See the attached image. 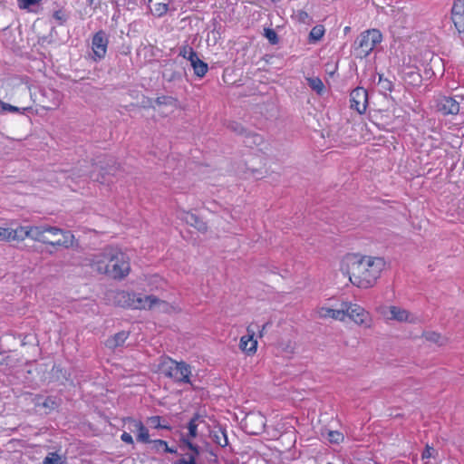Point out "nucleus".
<instances>
[{
	"label": "nucleus",
	"mask_w": 464,
	"mask_h": 464,
	"mask_svg": "<svg viewBox=\"0 0 464 464\" xmlns=\"http://www.w3.org/2000/svg\"><path fill=\"white\" fill-rule=\"evenodd\" d=\"M317 315L319 318L326 319L333 318L334 320L343 321L345 319V311L343 304L341 309H332L328 307H320L317 310Z\"/></svg>",
	"instance_id": "2eb2a0df"
},
{
	"label": "nucleus",
	"mask_w": 464,
	"mask_h": 464,
	"mask_svg": "<svg viewBox=\"0 0 464 464\" xmlns=\"http://www.w3.org/2000/svg\"><path fill=\"white\" fill-rule=\"evenodd\" d=\"M351 108L359 114L365 112L368 106V92L362 87L353 89L350 93Z\"/></svg>",
	"instance_id": "6e6552de"
},
{
	"label": "nucleus",
	"mask_w": 464,
	"mask_h": 464,
	"mask_svg": "<svg viewBox=\"0 0 464 464\" xmlns=\"http://www.w3.org/2000/svg\"><path fill=\"white\" fill-rule=\"evenodd\" d=\"M29 238L56 247L69 248L72 246L74 236L71 231L48 225L30 226Z\"/></svg>",
	"instance_id": "7ed1b4c3"
},
{
	"label": "nucleus",
	"mask_w": 464,
	"mask_h": 464,
	"mask_svg": "<svg viewBox=\"0 0 464 464\" xmlns=\"http://www.w3.org/2000/svg\"><path fill=\"white\" fill-rule=\"evenodd\" d=\"M424 337L428 342L443 345L446 343V338L436 332H427L424 334Z\"/></svg>",
	"instance_id": "cd10ccee"
},
{
	"label": "nucleus",
	"mask_w": 464,
	"mask_h": 464,
	"mask_svg": "<svg viewBox=\"0 0 464 464\" xmlns=\"http://www.w3.org/2000/svg\"><path fill=\"white\" fill-rule=\"evenodd\" d=\"M175 100L170 96H160L155 100V103L158 105H171Z\"/></svg>",
	"instance_id": "a19ab883"
},
{
	"label": "nucleus",
	"mask_w": 464,
	"mask_h": 464,
	"mask_svg": "<svg viewBox=\"0 0 464 464\" xmlns=\"http://www.w3.org/2000/svg\"><path fill=\"white\" fill-rule=\"evenodd\" d=\"M181 218L189 226L195 227L199 232H206L207 223L200 219L197 215L190 212H184Z\"/></svg>",
	"instance_id": "dca6fc26"
},
{
	"label": "nucleus",
	"mask_w": 464,
	"mask_h": 464,
	"mask_svg": "<svg viewBox=\"0 0 464 464\" xmlns=\"http://www.w3.org/2000/svg\"><path fill=\"white\" fill-rule=\"evenodd\" d=\"M327 439L331 443L339 444L343 440V435L337 430H329L327 432Z\"/></svg>",
	"instance_id": "f704fd0d"
},
{
	"label": "nucleus",
	"mask_w": 464,
	"mask_h": 464,
	"mask_svg": "<svg viewBox=\"0 0 464 464\" xmlns=\"http://www.w3.org/2000/svg\"><path fill=\"white\" fill-rule=\"evenodd\" d=\"M53 17L58 22L60 25L64 24L68 20V14L62 9L54 11Z\"/></svg>",
	"instance_id": "4c0bfd02"
},
{
	"label": "nucleus",
	"mask_w": 464,
	"mask_h": 464,
	"mask_svg": "<svg viewBox=\"0 0 464 464\" xmlns=\"http://www.w3.org/2000/svg\"><path fill=\"white\" fill-rule=\"evenodd\" d=\"M35 405L38 407H43L45 409V412L48 413L59 407L60 400L53 396L37 398Z\"/></svg>",
	"instance_id": "f3484780"
},
{
	"label": "nucleus",
	"mask_w": 464,
	"mask_h": 464,
	"mask_svg": "<svg viewBox=\"0 0 464 464\" xmlns=\"http://www.w3.org/2000/svg\"><path fill=\"white\" fill-rule=\"evenodd\" d=\"M248 420L249 421L258 420L260 422V424H261L260 430H262L264 426H265V418L263 416H261V415L249 417Z\"/></svg>",
	"instance_id": "de8ad7c7"
},
{
	"label": "nucleus",
	"mask_w": 464,
	"mask_h": 464,
	"mask_svg": "<svg viewBox=\"0 0 464 464\" xmlns=\"http://www.w3.org/2000/svg\"><path fill=\"white\" fill-rule=\"evenodd\" d=\"M160 371L175 382L190 383L191 368L185 362H177L166 357L160 363Z\"/></svg>",
	"instance_id": "20e7f679"
},
{
	"label": "nucleus",
	"mask_w": 464,
	"mask_h": 464,
	"mask_svg": "<svg viewBox=\"0 0 464 464\" xmlns=\"http://www.w3.org/2000/svg\"><path fill=\"white\" fill-rule=\"evenodd\" d=\"M109 40L106 33L102 30L97 32L92 39V49L94 60L104 58L107 53Z\"/></svg>",
	"instance_id": "1a4fd4ad"
},
{
	"label": "nucleus",
	"mask_w": 464,
	"mask_h": 464,
	"mask_svg": "<svg viewBox=\"0 0 464 464\" xmlns=\"http://www.w3.org/2000/svg\"><path fill=\"white\" fill-rule=\"evenodd\" d=\"M150 424L156 429H165L169 430L170 427L168 424L161 423V417L160 416H152L149 419Z\"/></svg>",
	"instance_id": "c9c22d12"
},
{
	"label": "nucleus",
	"mask_w": 464,
	"mask_h": 464,
	"mask_svg": "<svg viewBox=\"0 0 464 464\" xmlns=\"http://www.w3.org/2000/svg\"><path fill=\"white\" fill-rule=\"evenodd\" d=\"M346 266L351 283L366 289L375 285L385 266V261L382 257L353 255L346 258Z\"/></svg>",
	"instance_id": "f257e3e1"
},
{
	"label": "nucleus",
	"mask_w": 464,
	"mask_h": 464,
	"mask_svg": "<svg viewBox=\"0 0 464 464\" xmlns=\"http://www.w3.org/2000/svg\"><path fill=\"white\" fill-rule=\"evenodd\" d=\"M243 142L247 147L259 146L263 142V138L259 134L248 131L244 136Z\"/></svg>",
	"instance_id": "393cba45"
},
{
	"label": "nucleus",
	"mask_w": 464,
	"mask_h": 464,
	"mask_svg": "<svg viewBox=\"0 0 464 464\" xmlns=\"http://www.w3.org/2000/svg\"><path fill=\"white\" fill-rule=\"evenodd\" d=\"M90 4H92L93 0H87Z\"/></svg>",
	"instance_id": "6e6d98bb"
},
{
	"label": "nucleus",
	"mask_w": 464,
	"mask_h": 464,
	"mask_svg": "<svg viewBox=\"0 0 464 464\" xmlns=\"http://www.w3.org/2000/svg\"><path fill=\"white\" fill-rule=\"evenodd\" d=\"M10 232L9 227H0V241H9Z\"/></svg>",
	"instance_id": "37998d69"
},
{
	"label": "nucleus",
	"mask_w": 464,
	"mask_h": 464,
	"mask_svg": "<svg viewBox=\"0 0 464 464\" xmlns=\"http://www.w3.org/2000/svg\"><path fill=\"white\" fill-rule=\"evenodd\" d=\"M121 439L123 442L127 443V444H133V439H132V436L129 433V432H123L121 436Z\"/></svg>",
	"instance_id": "a18cd8bd"
},
{
	"label": "nucleus",
	"mask_w": 464,
	"mask_h": 464,
	"mask_svg": "<svg viewBox=\"0 0 464 464\" xmlns=\"http://www.w3.org/2000/svg\"><path fill=\"white\" fill-rule=\"evenodd\" d=\"M391 319L399 321V322H408L411 321L410 314L407 310L401 308L399 306H390Z\"/></svg>",
	"instance_id": "412c9836"
},
{
	"label": "nucleus",
	"mask_w": 464,
	"mask_h": 464,
	"mask_svg": "<svg viewBox=\"0 0 464 464\" xmlns=\"http://www.w3.org/2000/svg\"><path fill=\"white\" fill-rule=\"evenodd\" d=\"M212 440L216 444L223 448L228 444L227 432L221 428L212 432Z\"/></svg>",
	"instance_id": "5701e85b"
},
{
	"label": "nucleus",
	"mask_w": 464,
	"mask_h": 464,
	"mask_svg": "<svg viewBox=\"0 0 464 464\" xmlns=\"http://www.w3.org/2000/svg\"><path fill=\"white\" fill-rule=\"evenodd\" d=\"M256 328H257L256 324H249L246 327V334L240 338L239 347L247 354H253L256 352L257 341L254 338Z\"/></svg>",
	"instance_id": "9b49d317"
},
{
	"label": "nucleus",
	"mask_w": 464,
	"mask_h": 464,
	"mask_svg": "<svg viewBox=\"0 0 464 464\" xmlns=\"http://www.w3.org/2000/svg\"><path fill=\"white\" fill-rule=\"evenodd\" d=\"M382 35L377 29L362 32L356 39L357 50L361 57L368 56L382 42Z\"/></svg>",
	"instance_id": "39448f33"
},
{
	"label": "nucleus",
	"mask_w": 464,
	"mask_h": 464,
	"mask_svg": "<svg viewBox=\"0 0 464 464\" xmlns=\"http://www.w3.org/2000/svg\"><path fill=\"white\" fill-rule=\"evenodd\" d=\"M129 336V333L125 331H121L114 334V336L109 338L106 341V346L111 349H115L119 346H121Z\"/></svg>",
	"instance_id": "aec40b11"
},
{
	"label": "nucleus",
	"mask_w": 464,
	"mask_h": 464,
	"mask_svg": "<svg viewBox=\"0 0 464 464\" xmlns=\"http://www.w3.org/2000/svg\"><path fill=\"white\" fill-rule=\"evenodd\" d=\"M93 271L107 275L113 279H122L130 274L129 256L115 247H105L101 253L94 255L90 260Z\"/></svg>",
	"instance_id": "f03ea898"
},
{
	"label": "nucleus",
	"mask_w": 464,
	"mask_h": 464,
	"mask_svg": "<svg viewBox=\"0 0 464 464\" xmlns=\"http://www.w3.org/2000/svg\"><path fill=\"white\" fill-rule=\"evenodd\" d=\"M4 111H8V112H12V113H16V112H20L21 111V109L16 107V106H14V105H11L9 103H5L4 102V107H3V112Z\"/></svg>",
	"instance_id": "79ce46f5"
},
{
	"label": "nucleus",
	"mask_w": 464,
	"mask_h": 464,
	"mask_svg": "<svg viewBox=\"0 0 464 464\" xmlns=\"http://www.w3.org/2000/svg\"><path fill=\"white\" fill-rule=\"evenodd\" d=\"M151 444V450L155 451H160L162 450L167 453H176L177 450L173 448H169L168 443L163 440H151L150 442Z\"/></svg>",
	"instance_id": "b1692460"
},
{
	"label": "nucleus",
	"mask_w": 464,
	"mask_h": 464,
	"mask_svg": "<svg viewBox=\"0 0 464 464\" xmlns=\"http://www.w3.org/2000/svg\"><path fill=\"white\" fill-rule=\"evenodd\" d=\"M51 238H62V236H49Z\"/></svg>",
	"instance_id": "603ef678"
},
{
	"label": "nucleus",
	"mask_w": 464,
	"mask_h": 464,
	"mask_svg": "<svg viewBox=\"0 0 464 464\" xmlns=\"http://www.w3.org/2000/svg\"><path fill=\"white\" fill-rule=\"evenodd\" d=\"M228 129L241 136H245L249 130H246L239 122L232 121L228 124Z\"/></svg>",
	"instance_id": "72a5a7b5"
},
{
	"label": "nucleus",
	"mask_w": 464,
	"mask_h": 464,
	"mask_svg": "<svg viewBox=\"0 0 464 464\" xmlns=\"http://www.w3.org/2000/svg\"><path fill=\"white\" fill-rule=\"evenodd\" d=\"M379 86L381 87V89L382 91H385V92H392V88H393V84L392 82L386 79V78H383L382 75H380L379 76V82H378Z\"/></svg>",
	"instance_id": "58836bf2"
},
{
	"label": "nucleus",
	"mask_w": 464,
	"mask_h": 464,
	"mask_svg": "<svg viewBox=\"0 0 464 464\" xmlns=\"http://www.w3.org/2000/svg\"><path fill=\"white\" fill-rule=\"evenodd\" d=\"M404 80L411 85L417 86L421 82V75L414 70L404 72Z\"/></svg>",
	"instance_id": "a878e982"
},
{
	"label": "nucleus",
	"mask_w": 464,
	"mask_h": 464,
	"mask_svg": "<svg viewBox=\"0 0 464 464\" xmlns=\"http://www.w3.org/2000/svg\"><path fill=\"white\" fill-rule=\"evenodd\" d=\"M64 458L59 455L57 452H50L44 459L43 464H63Z\"/></svg>",
	"instance_id": "c85d7f7f"
},
{
	"label": "nucleus",
	"mask_w": 464,
	"mask_h": 464,
	"mask_svg": "<svg viewBox=\"0 0 464 464\" xmlns=\"http://www.w3.org/2000/svg\"><path fill=\"white\" fill-rule=\"evenodd\" d=\"M264 35L271 44H276L279 42L276 32L272 28H265Z\"/></svg>",
	"instance_id": "473e14b6"
},
{
	"label": "nucleus",
	"mask_w": 464,
	"mask_h": 464,
	"mask_svg": "<svg viewBox=\"0 0 464 464\" xmlns=\"http://www.w3.org/2000/svg\"><path fill=\"white\" fill-rule=\"evenodd\" d=\"M131 300L130 305L134 309H151L156 304L162 303L159 298L156 296L150 295H142L140 294L139 295H133Z\"/></svg>",
	"instance_id": "ddd939ff"
},
{
	"label": "nucleus",
	"mask_w": 464,
	"mask_h": 464,
	"mask_svg": "<svg viewBox=\"0 0 464 464\" xmlns=\"http://www.w3.org/2000/svg\"><path fill=\"white\" fill-rule=\"evenodd\" d=\"M183 442L187 445V447L192 450L196 455L198 454V448L197 445L189 441L188 440H184Z\"/></svg>",
	"instance_id": "49530a36"
},
{
	"label": "nucleus",
	"mask_w": 464,
	"mask_h": 464,
	"mask_svg": "<svg viewBox=\"0 0 464 464\" xmlns=\"http://www.w3.org/2000/svg\"><path fill=\"white\" fill-rule=\"evenodd\" d=\"M309 87L316 92L318 94H321L324 91V85L322 80L318 77H313L307 79Z\"/></svg>",
	"instance_id": "c756f323"
},
{
	"label": "nucleus",
	"mask_w": 464,
	"mask_h": 464,
	"mask_svg": "<svg viewBox=\"0 0 464 464\" xmlns=\"http://www.w3.org/2000/svg\"><path fill=\"white\" fill-rule=\"evenodd\" d=\"M29 228L30 226H18L15 228L9 227V241H23L25 238H29Z\"/></svg>",
	"instance_id": "a211bd4d"
},
{
	"label": "nucleus",
	"mask_w": 464,
	"mask_h": 464,
	"mask_svg": "<svg viewBox=\"0 0 464 464\" xmlns=\"http://www.w3.org/2000/svg\"><path fill=\"white\" fill-rule=\"evenodd\" d=\"M148 1H149V3H150L152 0H148Z\"/></svg>",
	"instance_id": "4d7b16f0"
},
{
	"label": "nucleus",
	"mask_w": 464,
	"mask_h": 464,
	"mask_svg": "<svg viewBox=\"0 0 464 464\" xmlns=\"http://www.w3.org/2000/svg\"><path fill=\"white\" fill-rule=\"evenodd\" d=\"M451 19L462 39L464 36V0H455L451 8Z\"/></svg>",
	"instance_id": "f8f14e48"
},
{
	"label": "nucleus",
	"mask_w": 464,
	"mask_h": 464,
	"mask_svg": "<svg viewBox=\"0 0 464 464\" xmlns=\"http://www.w3.org/2000/svg\"><path fill=\"white\" fill-rule=\"evenodd\" d=\"M458 97L439 96L436 100L438 111L443 115H457L460 111V102Z\"/></svg>",
	"instance_id": "0eeeda50"
},
{
	"label": "nucleus",
	"mask_w": 464,
	"mask_h": 464,
	"mask_svg": "<svg viewBox=\"0 0 464 464\" xmlns=\"http://www.w3.org/2000/svg\"><path fill=\"white\" fill-rule=\"evenodd\" d=\"M203 421L202 417L196 413L188 424V435L191 438H195L197 436V430L198 426V422Z\"/></svg>",
	"instance_id": "bb28decb"
},
{
	"label": "nucleus",
	"mask_w": 464,
	"mask_h": 464,
	"mask_svg": "<svg viewBox=\"0 0 464 464\" xmlns=\"http://www.w3.org/2000/svg\"><path fill=\"white\" fill-rule=\"evenodd\" d=\"M94 165L96 166V168H99L100 169V172L98 174H96L95 171H90L87 169H80V173L78 177H89L90 179L102 184L106 182H111V180L109 178H107V176L114 175L115 171L117 170V166L113 159L109 158L106 166L103 165V162L102 160L92 163V166Z\"/></svg>",
	"instance_id": "423d86ee"
},
{
	"label": "nucleus",
	"mask_w": 464,
	"mask_h": 464,
	"mask_svg": "<svg viewBox=\"0 0 464 464\" xmlns=\"http://www.w3.org/2000/svg\"><path fill=\"white\" fill-rule=\"evenodd\" d=\"M249 432H250L251 434H258V433H259V431H258V430H250Z\"/></svg>",
	"instance_id": "864d4df0"
},
{
	"label": "nucleus",
	"mask_w": 464,
	"mask_h": 464,
	"mask_svg": "<svg viewBox=\"0 0 464 464\" xmlns=\"http://www.w3.org/2000/svg\"><path fill=\"white\" fill-rule=\"evenodd\" d=\"M433 451H434V449L432 447H430L429 445H427L425 450H423V452L421 454V458L423 459L431 458Z\"/></svg>",
	"instance_id": "c03bdc74"
},
{
	"label": "nucleus",
	"mask_w": 464,
	"mask_h": 464,
	"mask_svg": "<svg viewBox=\"0 0 464 464\" xmlns=\"http://www.w3.org/2000/svg\"><path fill=\"white\" fill-rule=\"evenodd\" d=\"M173 79H175V74L174 73L171 74V76L169 77V81H171Z\"/></svg>",
	"instance_id": "5fc2aeb1"
},
{
	"label": "nucleus",
	"mask_w": 464,
	"mask_h": 464,
	"mask_svg": "<svg viewBox=\"0 0 464 464\" xmlns=\"http://www.w3.org/2000/svg\"><path fill=\"white\" fill-rule=\"evenodd\" d=\"M168 11V4L158 3L154 6V14L160 17L165 14Z\"/></svg>",
	"instance_id": "ea45409f"
},
{
	"label": "nucleus",
	"mask_w": 464,
	"mask_h": 464,
	"mask_svg": "<svg viewBox=\"0 0 464 464\" xmlns=\"http://www.w3.org/2000/svg\"><path fill=\"white\" fill-rule=\"evenodd\" d=\"M180 464H197L195 461V456L190 455L188 459H181Z\"/></svg>",
	"instance_id": "09e8293b"
},
{
	"label": "nucleus",
	"mask_w": 464,
	"mask_h": 464,
	"mask_svg": "<svg viewBox=\"0 0 464 464\" xmlns=\"http://www.w3.org/2000/svg\"><path fill=\"white\" fill-rule=\"evenodd\" d=\"M43 0H17V5L20 9L30 10L34 5H39Z\"/></svg>",
	"instance_id": "e433bc0d"
},
{
	"label": "nucleus",
	"mask_w": 464,
	"mask_h": 464,
	"mask_svg": "<svg viewBox=\"0 0 464 464\" xmlns=\"http://www.w3.org/2000/svg\"><path fill=\"white\" fill-rule=\"evenodd\" d=\"M268 325H270V323H269V322H267V323H266V324H263L262 328L259 330V336H260V337H262V336H263V334H264V333H265V331H266V327H267Z\"/></svg>",
	"instance_id": "8fccbe9b"
},
{
	"label": "nucleus",
	"mask_w": 464,
	"mask_h": 464,
	"mask_svg": "<svg viewBox=\"0 0 464 464\" xmlns=\"http://www.w3.org/2000/svg\"><path fill=\"white\" fill-rule=\"evenodd\" d=\"M4 102L0 100V113L3 112Z\"/></svg>",
	"instance_id": "3c124183"
},
{
	"label": "nucleus",
	"mask_w": 464,
	"mask_h": 464,
	"mask_svg": "<svg viewBox=\"0 0 464 464\" xmlns=\"http://www.w3.org/2000/svg\"><path fill=\"white\" fill-rule=\"evenodd\" d=\"M291 17L298 24L310 25L314 23L313 17L306 11L302 9L294 11Z\"/></svg>",
	"instance_id": "4be33fe9"
},
{
	"label": "nucleus",
	"mask_w": 464,
	"mask_h": 464,
	"mask_svg": "<svg viewBox=\"0 0 464 464\" xmlns=\"http://www.w3.org/2000/svg\"><path fill=\"white\" fill-rule=\"evenodd\" d=\"M127 422L129 424V430L130 432L137 433L138 441L142 443H150L151 441L148 429L140 420L129 418Z\"/></svg>",
	"instance_id": "4468645a"
},
{
	"label": "nucleus",
	"mask_w": 464,
	"mask_h": 464,
	"mask_svg": "<svg viewBox=\"0 0 464 464\" xmlns=\"http://www.w3.org/2000/svg\"><path fill=\"white\" fill-rule=\"evenodd\" d=\"M190 65L193 68L195 75L199 78L204 77L208 71V63L199 59L198 54L196 58L191 59Z\"/></svg>",
	"instance_id": "6ab92c4d"
},
{
	"label": "nucleus",
	"mask_w": 464,
	"mask_h": 464,
	"mask_svg": "<svg viewBox=\"0 0 464 464\" xmlns=\"http://www.w3.org/2000/svg\"><path fill=\"white\" fill-rule=\"evenodd\" d=\"M324 34V28L323 25H315L313 27L309 34V39L311 42H317L322 39Z\"/></svg>",
	"instance_id": "7c9ffc66"
},
{
	"label": "nucleus",
	"mask_w": 464,
	"mask_h": 464,
	"mask_svg": "<svg viewBox=\"0 0 464 464\" xmlns=\"http://www.w3.org/2000/svg\"><path fill=\"white\" fill-rule=\"evenodd\" d=\"M345 317L348 316L357 324H367L369 313L356 304L343 303Z\"/></svg>",
	"instance_id": "9d476101"
},
{
	"label": "nucleus",
	"mask_w": 464,
	"mask_h": 464,
	"mask_svg": "<svg viewBox=\"0 0 464 464\" xmlns=\"http://www.w3.org/2000/svg\"><path fill=\"white\" fill-rule=\"evenodd\" d=\"M198 53L194 51V49L189 45H184L180 47L179 55L182 56L184 59H187L188 61H191V59L196 58V55Z\"/></svg>",
	"instance_id": "2f4dec72"
}]
</instances>
